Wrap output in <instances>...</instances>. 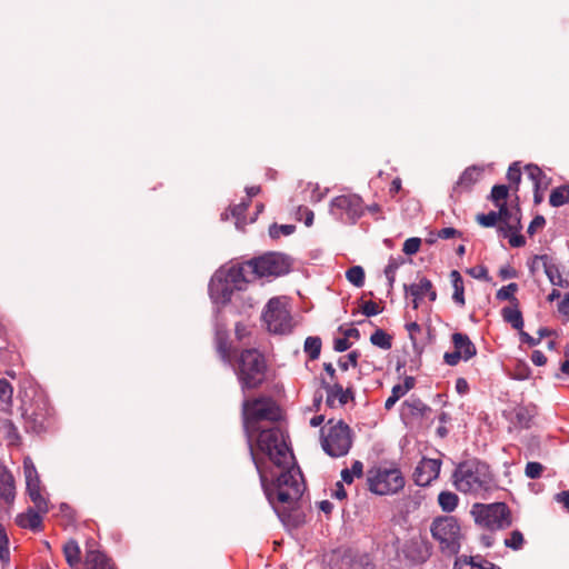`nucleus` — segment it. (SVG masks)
Instances as JSON below:
<instances>
[{
  "label": "nucleus",
  "mask_w": 569,
  "mask_h": 569,
  "mask_svg": "<svg viewBox=\"0 0 569 569\" xmlns=\"http://www.w3.org/2000/svg\"><path fill=\"white\" fill-rule=\"evenodd\" d=\"M280 418L281 409L270 397L242 403L243 428L263 492L271 505H291L301 498L306 483L287 437L277 426Z\"/></svg>",
  "instance_id": "f257e3e1"
},
{
  "label": "nucleus",
  "mask_w": 569,
  "mask_h": 569,
  "mask_svg": "<svg viewBox=\"0 0 569 569\" xmlns=\"http://www.w3.org/2000/svg\"><path fill=\"white\" fill-rule=\"evenodd\" d=\"M291 263L287 256L268 252L230 268V279L240 289L259 279H271L290 271Z\"/></svg>",
  "instance_id": "f03ea898"
},
{
  "label": "nucleus",
  "mask_w": 569,
  "mask_h": 569,
  "mask_svg": "<svg viewBox=\"0 0 569 569\" xmlns=\"http://www.w3.org/2000/svg\"><path fill=\"white\" fill-rule=\"evenodd\" d=\"M230 366L243 392L260 389L269 381L268 360L264 353L257 348L237 351Z\"/></svg>",
  "instance_id": "7ed1b4c3"
},
{
  "label": "nucleus",
  "mask_w": 569,
  "mask_h": 569,
  "mask_svg": "<svg viewBox=\"0 0 569 569\" xmlns=\"http://www.w3.org/2000/svg\"><path fill=\"white\" fill-rule=\"evenodd\" d=\"M453 483L460 492L478 496L492 488L493 476L487 463L476 459L467 460L455 470Z\"/></svg>",
  "instance_id": "20e7f679"
},
{
  "label": "nucleus",
  "mask_w": 569,
  "mask_h": 569,
  "mask_svg": "<svg viewBox=\"0 0 569 569\" xmlns=\"http://www.w3.org/2000/svg\"><path fill=\"white\" fill-rule=\"evenodd\" d=\"M405 483V477L396 463L373 466L367 472L368 489L378 496L396 495Z\"/></svg>",
  "instance_id": "39448f33"
},
{
  "label": "nucleus",
  "mask_w": 569,
  "mask_h": 569,
  "mask_svg": "<svg viewBox=\"0 0 569 569\" xmlns=\"http://www.w3.org/2000/svg\"><path fill=\"white\" fill-rule=\"evenodd\" d=\"M21 409L27 431L41 433L53 428L54 412L42 393L34 395L29 402L24 401Z\"/></svg>",
  "instance_id": "423d86ee"
},
{
  "label": "nucleus",
  "mask_w": 569,
  "mask_h": 569,
  "mask_svg": "<svg viewBox=\"0 0 569 569\" xmlns=\"http://www.w3.org/2000/svg\"><path fill=\"white\" fill-rule=\"evenodd\" d=\"M321 447L333 458L346 456L352 447V431L342 420L330 419L320 431Z\"/></svg>",
  "instance_id": "0eeeda50"
},
{
  "label": "nucleus",
  "mask_w": 569,
  "mask_h": 569,
  "mask_svg": "<svg viewBox=\"0 0 569 569\" xmlns=\"http://www.w3.org/2000/svg\"><path fill=\"white\" fill-rule=\"evenodd\" d=\"M432 538L438 542L442 552L456 555L459 552L463 532L460 521L453 516L436 517L430 525Z\"/></svg>",
  "instance_id": "6e6552de"
},
{
  "label": "nucleus",
  "mask_w": 569,
  "mask_h": 569,
  "mask_svg": "<svg viewBox=\"0 0 569 569\" xmlns=\"http://www.w3.org/2000/svg\"><path fill=\"white\" fill-rule=\"evenodd\" d=\"M470 513L479 527L490 531L506 529L511 526L512 517L505 502L473 503Z\"/></svg>",
  "instance_id": "1a4fd4ad"
},
{
  "label": "nucleus",
  "mask_w": 569,
  "mask_h": 569,
  "mask_svg": "<svg viewBox=\"0 0 569 569\" xmlns=\"http://www.w3.org/2000/svg\"><path fill=\"white\" fill-rule=\"evenodd\" d=\"M326 376L322 377V387L326 391V403L330 408L343 407L349 401L355 400L353 385L348 382L343 386L337 376V371L332 363H323Z\"/></svg>",
  "instance_id": "9d476101"
},
{
  "label": "nucleus",
  "mask_w": 569,
  "mask_h": 569,
  "mask_svg": "<svg viewBox=\"0 0 569 569\" xmlns=\"http://www.w3.org/2000/svg\"><path fill=\"white\" fill-rule=\"evenodd\" d=\"M262 318L270 332L282 335L290 332L292 329L290 310L280 298L269 300Z\"/></svg>",
  "instance_id": "9b49d317"
},
{
  "label": "nucleus",
  "mask_w": 569,
  "mask_h": 569,
  "mask_svg": "<svg viewBox=\"0 0 569 569\" xmlns=\"http://www.w3.org/2000/svg\"><path fill=\"white\" fill-rule=\"evenodd\" d=\"M331 211L345 221L356 222L365 212L363 201L355 193L341 194L332 200Z\"/></svg>",
  "instance_id": "f8f14e48"
},
{
  "label": "nucleus",
  "mask_w": 569,
  "mask_h": 569,
  "mask_svg": "<svg viewBox=\"0 0 569 569\" xmlns=\"http://www.w3.org/2000/svg\"><path fill=\"white\" fill-rule=\"evenodd\" d=\"M453 351L443 355V361L448 366H457L461 360L469 361L477 355V347L463 332H453L451 335Z\"/></svg>",
  "instance_id": "ddd939ff"
},
{
  "label": "nucleus",
  "mask_w": 569,
  "mask_h": 569,
  "mask_svg": "<svg viewBox=\"0 0 569 569\" xmlns=\"http://www.w3.org/2000/svg\"><path fill=\"white\" fill-rule=\"evenodd\" d=\"M442 461L439 458H422L413 471V481L417 486L426 487L438 479Z\"/></svg>",
  "instance_id": "4468645a"
},
{
  "label": "nucleus",
  "mask_w": 569,
  "mask_h": 569,
  "mask_svg": "<svg viewBox=\"0 0 569 569\" xmlns=\"http://www.w3.org/2000/svg\"><path fill=\"white\" fill-rule=\"evenodd\" d=\"M406 295L411 297L412 308L417 310L425 298L430 302L437 300V291L432 282L427 278L419 279L418 282L405 286Z\"/></svg>",
  "instance_id": "2eb2a0df"
},
{
  "label": "nucleus",
  "mask_w": 569,
  "mask_h": 569,
  "mask_svg": "<svg viewBox=\"0 0 569 569\" xmlns=\"http://www.w3.org/2000/svg\"><path fill=\"white\" fill-rule=\"evenodd\" d=\"M233 290H241L230 279V270L224 279L216 278L209 286L210 297L217 303L230 301Z\"/></svg>",
  "instance_id": "dca6fc26"
},
{
  "label": "nucleus",
  "mask_w": 569,
  "mask_h": 569,
  "mask_svg": "<svg viewBox=\"0 0 569 569\" xmlns=\"http://www.w3.org/2000/svg\"><path fill=\"white\" fill-rule=\"evenodd\" d=\"M430 409L420 399H409L401 405V418L406 423H412L425 417Z\"/></svg>",
  "instance_id": "f3484780"
},
{
  "label": "nucleus",
  "mask_w": 569,
  "mask_h": 569,
  "mask_svg": "<svg viewBox=\"0 0 569 569\" xmlns=\"http://www.w3.org/2000/svg\"><path fill=\"white\" fill-rule=\"evenodd\" d=\"M482 169L477 166L468 167L459 177L453 187L455 193H462L472 189V187L481 179Z\"/></svg>",
  "instance_id": "a211bd4d"
},
{
  "label": "nucleus",
  "mask_w": 569,
  "mask_h": 569,
  "mask_svg": "<svg viewBox=\"0 0 569 569\" xmlns=\"http://www.w3.org/2000/svg\"><path fill=\"white\" fill-rule=\"evenodd\" d=\"M500 223L498 224V232L521 230L520 212L518 208H509L507 204L500 208Z\"/></svg>",
  "instance_id": "6ab92c4d"
},
{
  "label": "nucleus",
  "mask_w": 569,
  "mask_h": 569,
  "mask_svg": "<svg viewBox=\"0 0 569 569\" xmlns=\"http://www.w3.org/2000/svg\"><path fill=\"white\" fill-rule=\"evenodd\" d=\"M84 565L87 569H117L113 561L100 550L88 549Z\"/></svg>",
  "instance_id": "aec40b11"
},
{
  "label": "nucleus",
  "mask_w": 569,
  "mask_h": 569,
  "mask_svg": "<svg viewBox=\"0 0 569 569\" xmlns=\"http://www.w3.org/2000/svg\"><path fill=\"white\" fill-rule=\"evenodd\" d=\"M27 491L37 510L47 513L49 511V500L41 481L27 485Z\"/></svg>",
  "instance_id": "412c9836"
},
{
  "label": "nucleus",
  "mask_w": 569,
  "mask_h": 569,
  "mask_svg": "<svg viewBox=\"0 0 569 569\" xmlns=\"http://www.w3.org/2000/svg\"><path fill=\"white\" fill-rule=\"evenodd\" d=\"M216 350L220 359L230 365L233 360L234 353L238 350L232 351L231 345L228 341V333L226 330L218 329L214 338Z\"/></svg>",
  "instance_id": "4be33fe9"
},
{
  "label": "nucleus",
  "mask_w": 569,
  "mask_h": 569,
  "mask_svg": "<svg viewBox=\"0 0 569 569\" xmlns=\"http://www.w3.org/2000/svg\"><path fill=\"white\" fill-rule=\"evenodd\" d=\"M546 276L553 287L569 289V272H565L555 259L551 266H549Z\"/></svg>",
  "instance_id": "5701e85b"
},
{
  "label": "nucleus",
  "mask_w": 569,
  "mask_h": 569,
  "mask_svg": "<svg viewBox=\"0 0 569 569\" xmlns=\"http://www.w3.org/2000/svg\"><path fill=\"white\" fill-rule=\"evenodd\" d=\"M450 280L452 284V301L459 308H463L466 306L465 283L460 272L452 270L450 272Z\"/></svg>",
  "instance_id": "b1692460"
},
{
  "label": "nucleus",
  "mask_w": 569,
  "mask_h": 569,
  "mask_svg": "<svg viewBox=\"0 0 569 569\" xmlns=\"http://www.w3.org/2000/svg\"><path fill=\"white\" fill-rule=\"evenodd\" d=\"M501 317L503 321L509 323L513 329L521 331L523 328V318L519 309V303L503 307L501 309Z\"/></svg>",
  "instance_id": "393cba45"
},
{
  "label": "nucleus",
  "mask_w": 569,
  "mask_h": 569,
  "mask_svg": "<svg viewBox=\"0 0 569 569\" xmlns=\"http://www.w3.org/2000/svg\"><path fill=\"white\" fill-rule=\"evenodd\" d=\"M41 512L29 509L27 512L20 513L16 518V523L23 529L38 530L41 528Z\"/></svg>",
  "instance_id": "a878e982"
},
{
  "label": "nucleus",
  "mask_w": 569,
  "mask_h": 569,
  "mask_svg": "<svg viewBox=\"0 0 569 569\" xmlns=\"http://www.w3.org/2000/svg\"><path fill=\"white\" fill-rule=\"evenodd\" d=\"M0 497L8 503L12 502L16 497L14 478L7 470L0 472Z\"/></svg>",
  "instance_id": "bb28decb"
},
{
  "label": "nucleus",
  "mask_w": 569,
  "mask_h": 569,
  "mask_svg": "<svg viewBox=\"0 0 569 569\" xmlns=\"http://www.w3.org/2000/svg\"><path fill=\"white\" fill-rule=\"evenodd\" d=\"M63 556L71 568H77L81 563V549L79 543L70 539L62 547Z\"/></svg>",
  "instance_id": "cd10ccee"
},
{
  "label": "nucleus",
  "mask_w": 569,
  "mask_h": 569,
  "mask_svg": "<svg viewBox=\"0 0 569 569\" xmlns=\"http://www.w3.org/2000/svg\"><path fill=\"white\" fill-rule=\"evenodd\" d=\"M456 569H500L495 563L481 559L480 557H471L470 559H459L455 563Z\"/></svg>",
  "instance_id": "c85d7f7f"
},
{
  "label": "nucleus",
  "mask_w": 569,
  "mask_h": 569,
  "mask_svg": "<svg viewBox=\"0 0 569 569\" xmlns=\"http://www.w3.org/2000/svg\"><path fill=\"white\" fill-rule=\"evenodd\" d=\"M552 261L553 258L549 254H536L528 260L527 266L530 273L535 276L541 269L545 273H547V270L549 269V266H551Z\"/></svg>",
  "instance_id": "c756f323"
},
{
  "label": "nucleus",
  "mask_w": 569,
  "mask_h": 569,
  "mask_svg": "<svg viewBox=\"0 0 569 569\" xmlns=\"http://www.w3.org/2000/svg\"><path fill=\"white\" fill-rule=\"evenodd\" d=\"M459 503V497L452 491H441L438 496V505L445 512H452Z\"/></svg>",
  "instance_id": "7c9ffc66"
},
{
  "label": "nucleus",
  "mask_w": 569,
  "mask_h": 569,
  "mask_svg": "<svg viewBox=\"0 0 569 569\" xmlns=\"http://www.w3.org/2000/svg\"><path fill=\"white\" fill-rule=\"evenodd\" d=\"M549 202L552 207H561L569 203V184L555 188L550 193Z\"/></svg>",
  "instance_id": "2f4dec72"
},
{
  "label": "nucleus",
  "mask_w": 569,
  "mask_h": 569,
  "mask_svg": "<svg viewBox=\"0 0 569 569\" xmlns=\"http://www.w3.org/2000/svg\"><path fill=\"white\" fill-rule=\"evenodd\" d=\"M13 388L6 379H0V410L7 411L11 406Z\"/></svg>",
  "instance_id": "473e14b6"
},
{
  "label": "nucleus",
  "mask_w": 569,
  "mask_h": 569,
  "mask_svg": "<svg viewBox=\"0 0 569 569\" xmlns=\"http://www.w3.org/2000/svg\"><path fill=\"white\" fill-rule=\"evenodd\" d=\"M363 475V463L359 460L353 461L350 469L345 468L341 471V478L343 482L350 485L353 482L355 478H361Z\"/></svg>",
  "instance_id": "72a5a7b5"
},
{
  "label": "nucleus",
  "mask_w": 569,
  "mask_h": 569,
  "mask_svg": "<svg viewBox=\"0 0 569 569\" xmlns=\"http://www.w3.org/2000/svg\"><path fill=\"white\" fill-rule=\"evenodd\" d=\"M305 352L311 360H316L320 356L321 339L319 337H308L305 341Z\"/></svg>",
  "instance_id": "f704fd0d"
},
{
  "label": "nucleus",
  "mask_w": 569,
  "mask_h": 569,
  "mask_svg": "<svg viewBox=\"0 0 569 569\" xmlns=\"http://www.w3.org/2000/svg\"><path fill=\"white\" fill-rule=\"evenodd\" d=\"M518 291V284L512 282L507 286H503L497 291V299L505 301L509 300L511 305L519 303L518 299L516 298V292Z\"/></svg>",
  "instance_id": "c9c22d12"
},
{
  "label": "nucleus",
  "mask_w": 569,
  "mask_h": 569,
  "mask_svg": "<svg viewBox=\"0 0 569 569\" xmlns=\"http://www.w3.org/2000/svg\"><path fill=\"white\" fill-rule=\"evenodd\" d=\"M501 214L500 209L498 211H490L488 213H479L476 216V221L485 228L495 227L500 223Z\"/></svg>",
  "instance_id": "e433bc0d"
},
{
  "label": "nucleus",
  "mask_w": 569,
  "mask_h": 569,
  "mask_svg": "<svg viewBox=\"0 0 569 569\" xmlns=\"http://www.w3.org/2000/svg\"><path fill=\"white\" fill-rule=\"evenodd\" d=\"M370 341L372 342V345L381 348V349H390L391 346H392V338L390 335H388L387 332H385L383 330L381 329H378L376 330L371 337H370Z\"/></svg>",
  "instance_id": "4c0bfd02"
},
{
  "label": "nucleus",
  "mask_w": 569,
  "mask_h": 569,
  "mask_svg": "<svg viewBox=\"0 0 569 569\" xmlns=\"http://www.w3.org/2000/svg\"><path fill=\"white\" fill-rule=\"evenodd\" d=\"M346 278L357 288H361L365 284V270L360 266H353L347 270Z\"/></svg>",
  "instance_id": "58836bf2"
},
{
  "label": "nucleus",
  "mask_w": 569,
  "mask_h": 569,
  "mask_svg": "<svg viewBox=\"0 0 569 569\" xmlns=\"http://www.w3.org/2000/svg\"><path fill=\"white\" fill-rule=\"evenodd\" d=\"M525 173L532 181L533 187L537 189H540V187L543 183V180L546 178L542 170L536 164H528L525 167Z\"/></svg>",
  "instance_id": "ea45409f"
},
{
  "label": "nucleus",
  "mask_w": 569,
  "mask_h": 569,
  "mask_svg": "<svg viewBox=\"0 0 569 569\" xmlns=\"http://www.w3.org/2000/svg\"><path fill=\"white\" fill-rule=\"evenodd\" d=\"M509 194V189L505 184H498L495 186L491 190V200L496 204L498 209L501 208V206L507 204V198Z\"/></svg>",
  "instance_id": "a19ab883"
},
{
  "label": "nucleus",
  "mask_w": 569,
  "mask_h": 569,
  "mask_svg": "<svg viewBox=\"0 0 569 569\" xmlns=\"http://www.w3.org/2000/svg\"><path fill=\"white\" fill-rule=\"evenodd\" d=\"M416 385V380L413 377H406L402 383H398L392 387L391 396L397 400L406 396Z\"/></svg>",
  "instance_id": "79ce46f5"
},
{
  "label": "nucleus",
  "mask_w": 569,
  "mask_h": 569,
  "mask_svg": "<svg viewBox=\"0 0 569 569\" xmlns=\"http://www.w3.org/2000/svg\"><path fill=\"white\" fill-rule=\"evenodd\" d=\"M0 561L3 566L10 562L9 539L2 525L0 523Z\"/></svg>",
  "instance_id": "37998d69"
},
{
  "label": "nucleus",
  "mask_w": 569,
  "mask_h": 569,
  "mask_svg": "<svg viewBox=\"0 0 569 569\" xmlns=\"http://www.w3.org/2000/svg\"><path fill=\"white\" fill-rule=\"evenodd\" d=\"M23 472L26 477V485H30L40 480L39 473L31 458L29 457L23 459Z\"/></svg>",
  "instance_id": "c03bdc74"
},
{
  "label": "nucleus",
  "mask_w": 569,
  "mask_h": 569,
  "mask_svg": "<svg viewBox=\"0 0 569 569\" xmlns=\"http://www.w3.org/2000/svg\"><path fill=\"white\" fill-rule=\"evenodd\" d=\"M525 538L519 530H513L505 540L506 547L512 550H520L523 547Z\"/></svg>",
  "instance_id": "a18cd8bd"
},
{
  "label": "nucleus",
  "mask_w": 569,
  "mask_h": 569,
  "mask_svg": "<svg viewBox=\"0 0 569 569\" xmlns=\"http://www.w3.org/2000/svg\"><path fill=\"white\" fill-rule=\"evenodd\" d=\"M503 238H508L509 244L512 248H520L526 244L525 237L520 233V230L499 232Z\"/></svg>",
  "instance_id": "49530a36"
},
{
  "label": "nucleus",
  "mask_w": 569,
  "mask_h": 569,
  "mask_svg": "<svg viewBox=\"0 0 569 569\" xmlns=\"http://www.w3.org/2000/svg\"><path fill=\"white\" fill-rule=\"evenodd\" d=\"M358 352L352 351L349 355L341 357L338 361V366L341 371L346 372L350 367L356 368L358 365Z\"/></svg>",
  "instance_id": "de8ad7c7"
},
{
  "label": "nucleus",
  "mask_w": 569,
  "mask_h": 569,
  "mask_svg": "<svg viewBox=\"0 0 569 569\" xmlns=\"http://www.w3.org/2000/svg\"><path fill=\"white\" fill-rule=\"evenodd\" d=\"M295 231V226L292 224H272L269 229V234L273 239H278L280 236H289Z\"/></svg>",
  "instance_id": "09e8293b"
},
{
  "label": "nucleus",
  "mask_w": 569,
  "mask_h": 569,
  "mask_svg": "<svg viewBox=\"0 0 569 569\" xmlns=\"http://www.w3.org/2000/svg\"><path fill=\"white\" fill-rule=\"evenodd\" d=\"M249 202L244 199L231 208V214L237 219V224L246 223L244 212L249 207Z\"/></svg>",
  "instance_id": "8fccbe9b"
},
{
  "label": "nucleus",
  "mask_w": 569,
  "mask_h": 569,
  "mask_svg": "<svg viewBox=\"0 0 569 569\" xmlns=\"http://www.w3.org/2000/svg\"><path fill=\"white\" fill-rule=\"evenodd\" d=\"M361 312L367 317L379 315L382 311V308L372 300L362 301L360 305Z\"/></svg>",
  "instance_id": "3c124183"
},
{
  "label": "nucleus",
  "mask_w": 569,
  "mask_h": 569,
  "mask_svg": "<svg viewBox=\"0 0 569 569\" xmlns=\"http://www.w3.org/2000/svg\"><path fill=\"white\" fill-rule=\"evenodd\" d=\"M525 472L528 478L538 479L543 472V466L540 462H528Z\"/></svg>",
  "instance_id": "603ef678"
},
{
  "label": "nucleus",
  "mask_w": 569,
  "mask_h": 569,
  "mask_svg": "<svg viewBox=\"0 0 569 569\" xmlns=\"http://www.w3.org/2000/svg\"><path fill=\"white\" fill-rule=\"evenodd\" d=\"M421 239L420 238H409L405 241L402 251L406 254H415L420 250Z\"/></svg>",
  "instance_id": "864d4df0"
},
{
  "label": "nucleus",
  "mask_w": 569,
  "mask_h": 569,
  "mask_svg": "<svg viewBox=\"0 0 569 569\" xmlns=\"http://www.w3.org/2000/svg\"><path fill=\"white\" fill-rule=\"evenodd\" d=\"M297 218L298 220L303 221L307 227H310L313 223L315 214L308 207H299L297 210Z\"/></svg>",
  "instance_id": "5fc2aeb1"
},
{
  "label": "nucleus",
  "mask_w": 569,
  "mask_h": 569,
  "mask_svg": "<svg viewBox=\"0 0 569 569\" xmlns=\"http://www.w3.org/2000/svg\"><path fill=\"white\" fill-rule=\"evenodd\" d=\"M545 224L546 219L542 216L535 217L528 227V234L533 236L537 231L542 230Z\"/></svg>",
  "instance_id": "6e6d98bb"
},
{
  "label": "nucleus",
  "mask_w": 569,
  "mask_h": 569,
  "mask_svg": "<svg viewBox=\"0 0 569 569\" xmlns=\"http://www.w3.org/2000/svg\"><path fill=\"white\" fill-rule=\"evenodd\" d=\"M507 178L511 183L518 184L521 179V170L518 163H513L509 167Z\"/></svg>",
  "instance_id": "4d7b16f0"
},
{
  "label": "nucleus",
  "mask_w": 569,
  "mask_h": 569,
  "mask_svg": "<svg viewBox=\"0 0 569 569\" xmlns=\"http://www.w3.org/2000/svg\"><path fill=\"white\" fill-rule=\"evenodd\" d=\"M557 309L561 317L569 320V291L562 296V299L558 302Z\"/></svg>",
  "instance_id": "13d9d810"
},
{
  "label": "nucleus",
  "mask_w": 569,
  "mask_h": 569,
  "mask_svg": "<svg viewBox=\"0 0 569 569\" xmlns=\"http://www.w3.org/2000/svg\"><path fill=\"white\" fill-rule=\"evenodd\" d=\"M460 236L461 232L452 227L442 228L437 233V237L440 239H452Z\"/></svg>",
  "instance_id": "bf43d9fd"
},
{
  "label": "nucleus",
  "mask_w": 569,
  "mask_h": 569,
  "mask_svg": "<svg viewBox=\"0 0 569 569\" xmlns=\"http://www.w3.org/2000/svg\"><path fill=\"white\" fill-rule=\"evenodd\" d=\"M406 330L412 341L417 339V336L421 332V327L417 321H410L406 323Z\"/></svg>",
  "instance_id": "052dcab7"
},
{
  "label": "nucleus",
  "mask_w": 569,
  "mask_h": 569,
  "mask_svg": "<svg viewBox=\"0 0 569 569\" xmlns=\"http://www.w3.org/2000/svg\"><path fill=\"white\" fill-rule=\"evenodd\" d=\"M351 343L347 337L336 338L333 341L335 350L342 352L350 348Z\"/></svg>",
  "instance_id": "680f3d73"
},
{
  "label": "nucleus",
  "mask_w": 569,
  "mask_h": 569,
  "mask_svg": "<svg viewBox=\"0 0 569 569\" xmlns=\"http://www.w3.org/2000/svg\"><path fill=\"white\" fill-rule=\"evenodd\" d=\"M456 391L460 395V396H465L469 392L470 390V387H469V383L468 381L465 379V378H458L456 380Z\"/></svg>",
  "instance_id": "e2e57ef3"
},
{
  "label": "nucleus",
  "mask_w": 569,
  "mask_h": 569,
  "mask_svg": "<svg viewBox=\"0 0 569 569\" xmlns=\"http://www.w3.org/2000/svg\"><path fill=\"white\" fill-rule=\"evenodd\" d=\"M468 273L476 279H487L488 277V270L482 266L469 269Z\"/></svg>",
  "instance_id": "0e129e2a"
},
{
  "label": "nucleus",
  "mask_w": 569,
  "mask_h": 569,
  "mask_svg": "<svg viewBox=\"0 0 569 569\" xmlns=\"http://www.w3.org/2000/svg\"><path fill=\"white\" fill-rule=\"evenodd\" d=\"M531 361L536 366H545L547 363V357L540 350H533L531 353Z\"/></svg>",
  "instance_id": "69168bd1"
},
{
  "label": "nucleus",
  "mask_w": 569,
  "mask_h": 569,
  "mask_svg": "<svg viewBox=\"0 0 569 569\" xmlns=\"http://www.w3.org/2000/svg\"><path fill=\"white\" fill-rule=\"evenodd\" d=\"M401 188H402L401 179L399 177H396L395 179H392V181L389 186V191H388L390 197L395 198L399 193Z\"/></svg>",
  "instance_id": "338daca9"
},
{
  "label": "nucleus",
  "mask_w": 569,
  "mask_h": 569,
  "mask_svg": "<svg viewBox=\"0 0 569 569\" xmlns=\"http://www.w3.org/2000/svg\"><path fill=\"white\" fill-rule=\"evenodd\" d=\"M519 335L521 342L527 343L530 347H533L539 343V339H535L533 337H531L529 333L523 331V328L521 329V331H519Z\"/></svg>",
  "instance_id": "774afa93"
}]
</instances>
